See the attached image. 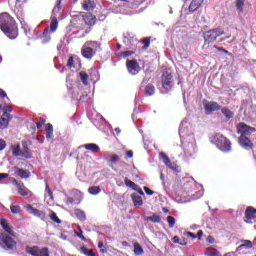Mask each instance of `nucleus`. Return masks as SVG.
I'll list each match as a JSON object with an SVG mask.
<instances>
[{
	"label": "nucleus",
	"instance_id": "1",
	"mask_svg": "<svg viewBox=\"0 0 256 256\" xmlns=\"http://www.w3.org/2000/svg\"><path fill=\"white\" fill-rule=\"evenodd\" d=\"M179 136L184 151L185 161L195 159L197 156V140H195V134L189 131V122L187 119L182 120L180 123Z\"/></svg>",
	"mask_w": 256,
	"mask_h": 256
},
{
	"label": "nucleus",
	"instance_id": "2",
	"mask_svg": "<svg viewBox=\"0 0 256 256\" xmlns=\"http://www.w3.org/2000/svg\"><path fill=\"white\" fill-rule=\"evenodd\" d=\"M0 225L2 229L5 231L0 230V247L5 249L6 251H12L17 247V242L13 240L15 237V232L13 231V226L9 223V220L5 218L0 219Z\"/></svg>",
	"mask_w": 256,
	"mask_h": 256
},
{
	"label": "nucleus",
	"instance_id": "3",
	"mask_svg": "<svg viewBox=\"0 0 256 256\" xmlns=\"http://www.w3.org/2000/svg\"><path fill=\"white\" fill-rule=\"evenodd\" d=\"M0 29L9 39H17V25L13 17L7 12L0 14Z\"/></svg>",
	"mask_w": 256,
	"mask_h": 256
},
{
	"label": "nucleus",
	"instance_id": "4",
	"mask_svg": "<svg viewBox=\"0 0 256 256\" xmlns=\"http://www.w3.org/2000/svg\"><path fill=\"white\" fill-rule=\"evenodd\" d=\"M182 189L188 197H191L194 201L203 197V190L197 188V184L193 178L184 179Z\"/></svg>",
	"mask_w": 256,
	"mask_h": 256
},
{
	"label": "nucleus",
	"instance_id": "5",
	"mask_svg": "<svg viewBox=\"0 0 256 256\" xmlns=\"http://www.w3.org/2000/svg\"><path fill=\"white\" fill-rule=\"evenodd\" d=\"M211 141L213 145L219 149V151H222V153H231V140H229L223 134L216 133L212 137Z\"/></svg>",
	"mask_w": 256,
	"mask_h": 256
},
{
	"label": "nucleus",
	"instance_id": "6",
	"mask_svg": "<svg viewBox=\"0 0 256 256\" xmlns=\"http://www.w3.org/2000/svg\"><path fill=\"white\" fill-rule=\"evenodd\" d=\"M0 111H4L0 117V129H7L9 123H11V120L13 119L11 114H9L13 109L7 104H0Z\"/></svg>",
	"mask_w": 256,
	"mask_h": 256
},
{
	"label": "nucleus",
	"instance_id": "7",
	"mask_svg": "<svg viewBox=\"0 0 256 256\" xmlns=\"http://www.w3.org/2000/svg\"><path fill=\"white\" fill-rule=\"evenodd\" d=\"M225 35V31L222 28H214L204 32V41L206 44L215 43L218 37Z\"/></svg>",
	"mask_w": 256,
	"mask_h": 256
},
{
	"label": "nucleus",
	"instance_id": "8",
	"mask_svg": "<svg viewBox=\"0 0 256 256\" xmlns=\"http://www.w3.org/2000/svg\"><path fill=\"white\" fill-rule=\"evenodd\" d=\"M173 89V75L169 71L162 73V89L161 93H169Z\"/></svg>",
	"mask_w": 256,
	"mask_h": 256
},
{
	"label": "nucleus",
	"instance_id": "9",
	"mask_svg": "<svg viewBox=\"0 0 256 256\" xmlns=\"http://www.w3.org/2000/svg\"><path fill=\"white\" fill-rule=\"evenodd\" d=\"M159 157H160V159H162L164 165H166V167H168V169H171L175 173H181V167H179V165H177V163L171 162V159L168 158L167 154H165L164 152H160Z\"/></svg>",
	"mask_w": 256,
	"mask_h": 256
},
{
	"label": "nucleus",
	"instance_id": "10",
	"mask_svg": "<svg viewBox=\"0 0 256 256\" xmlns=\"http://www.w3.org/2000/svg\"><path fill=\"white\" fill-rule=\"evenodd\" d=\"M256 129L241 122L237 125V133H239L240 135H245L247 137V135H251V133H255Z\"/></svg>",
	"mask_w": 256,
	"mask_h": 256
},
{
	"label": "nucleus",
	"instance_id": "11",
	"mask_svg": "<svg viewBox=\"0 0 256 256\" xmlns=\"http://www.w3.org/2000/svg\"><path fill=\"white\" fill-rule=\"evenodd\" d=\"M126 66L130 75H137L141 71V66H139L137 60H127Z\"/></svg>",
	"mask_w": 256,
	"mask_h": 256
},
{
	"label": "nucleus",
	"instance_id": "12",
	"mask_svg": "<svg viewBox=\"0 0 256 256\" xmlns=\"http://www.w3.org/2000/svg\"><path fill=\"white\" fill-rule=\"evenodd\" d=\"M238 143L240 147L246 151H251V149H253V142H251V140L246 135H240Z\"/></svg>",
	"mask_w": 256,
	"mask_h": 256
},
{
	"label": "nucleus",
	"instance_id": "13",
	"mask_svg": "<svg viewBox=\"0 0 256 256\" xmlns=\"http://www.w3.org/2000/svg\"><path fill=\"white\" fill-rule=\"evenodd\" d=\"M219 109H221V105H219V103L217 102H204V111L206 112L207 115H209V113H213L214 111H219Z\"/></svg>",
	"mask_w": 256,
	"mask_h": 256
},
{
	"label": "nucleus",
	"instance_id": "14",
	"mask_svg": "<svg viewBox=\"0 0 256 256\" xmlns=\"http://www.w3.org/2000/svg\"><path fill=\"white\" fill-rule=\"evenodd\" d=\"M124 45L129 47V49H133L135 45L137 44V38H135V35L132 33H126L124 34V40H123Z\"/></svg>",
	"mask_w": 256,
	"mask_h": 256
},
{
	"label": "nucleus",
	"instance_id": "15",
	"mask_svg": "<svg viewBox=\"0 0 256 256\" xmlns=\"http://www.w3.org/2000/svg\"><path fill=\"white\" fill-rule=\"evenodd\" d=\"M246 223H256V209L249 206L245 211Z\"/></svg>",
	"mask_w": 256,
	"mask_h": 256
},
{
	"label": "nucleus",
	"instance_id": "16",
	"mask_svg": "<svg viewBox=\"0 0 256 256\" xmlns=\"http://www.w3.org/2000/svg\"><path fill=\"white\" fill-rule=\"evenodd\" d=\"M14 173L20 177V179H29L31 177V172H29V170L21 169L17 166L14 167Z\"/></svg>",
	"mask_w": 256,
	"mask_h": 256
},
{
	"label": "nucleus",
	"instance_id": "17",
	"mask_svg": "<svg viewBox=\"0 0 256 256\" xmlns=\"http://www.w3.org/2000/svg\"><path fill=\"white\" fill-rule=\"evenodd\" d=\"M82 56L85 59H93V57L95 56V50H93L91 46H87V44H85L82 48Z\"/></svg>",
	"mask_w": 256,
	"mask_h": 256
},
{
	"label": "nucleus",
	"instance_id": "18",
	"mask_svg": "<svg viewBox=\"0 0 256 256\" xmlns=\"http://www.w3.org/2000/svg\"><path fill=\"white\" fill-rule=\"evenodd\" d=\"M78 149H87V151H91L92 153H99V151H101V148L99 147V145L95 143H88V144L81 145L78 147Z\"/></svg>",
	"mask_w": 256,
	"mask_h": 256
},
{
	"label": "nucleus",
	"instance_id": "19",
	"mask_svg": "<svg viewBox=\"0 0 256 256\" xmlns=\"http://www.w3.org/2000/svg\"><path fill=\"white\" fill-rule=\"evenodd\" d=\"M26 211L30 213L31 215H34V217H39L40 219H43L45 217V214L36 208H33L30 204L26 205Z\"/></svg>",
	"mask_w": 256,
	"mask_h": 256
},
{
	"label": "nucleus",
	"instance_id": "20",
	"mask_svg": "<svg viewBox=\"0 0 256 256\" xmlns=\"http://www.w3.org/2000/svg\"><path fill=\"white\" fill-rule=\"evenodd\" d=\"M201 3H203V0H192L188 8L190 13H195L201 7Z\"/></svg>",
	"mask_w": 256,
	"mask_h": 256
},
{
	"label": "nucleus",
	"instance_id": "21",
	"mask_svg": "<svg viewBox=\"0 0 256 256\" xmlns=\"http://www.w3.org/2000/svg\"><path fill=\"white\" fill-rule=\"evenodd\" d=\"M134 207H141L143 205V198L137 193L131 195Z\"/></svg>",
	"mask_w": 256,
	"mask_h": 256
},
{
	"label": "nucleus",
	"instance_id": "22",
	"mask_svg": "<svg viewBox=\"0 0 256 256\" xmlns=\"http://www.w3.org/2000/svg\"><path fill=\"white\" fill-rule=\"evenodd\" d=\"M82 9L84 11H93L95 9V1L93 0H85Z\"/></svg>",
	"mask_w": 256,
	"mask_h": 256
},
{
	"label": "nucleus",
	"instance_id": "23",
	"mask_svg": "<svg viewBox=\"0 0 256 256\" xmlns=\"http://www.w3.org/2000/svg\"><path fill=\"white\" fill-rule=\"evenodd\" d=\"M79 198L75 200V198L68 197L66 200V205H79L81 201H83V194L81 192H78Z\"/></svg>",
	"mask_w": 256,
	"mask_h": 256
},
{
	"label": "nucleus",
	"instance_id": "24",
	"mask_svg": "<svg viewBox=\"0 0 256 256\" xmlns=\"http://www.w3.org/2000/svg\"><path fill=\"white\" fill-rule=\"evenodd\" d=\"M144 93L146 97H152V95H155V86L153 84H148L144 88Z\"/></svg>",
	"mask_w": 256,
	"mask_h": 256
},
{
	"label": "nucleus",
	"instance_id": "25",
	"mask_svg": "<svg viewBox=\"0 0 256 256\" xmlns=\"http://www.w3.org/2000/svg\"><path fill=\"white\" fill-rule=\"evenodd\" d=\"M41 250H39V248L37 246H33V247H26V253L28 255H32V256H39Z\"/></svg>",
	"mask_w": 256,
	"mask_h": 256
},
{
	"label": "nucleus",
	"instance_id": "26",
	"mask_svg": "<svg viewBox=\"0 0 256 256\" xmlns=\"http://www.w3.org/2000/svg\"><path fill=\"white\" fill-rule=\"evenodd\" d=\"M74 214L79 219V221H87V216L85 215V212L79 208L74 210Z\"/></svg>",
	"mask_w": 256,
	"mask_h": 256
},
{
	"label": "nucleus",
	"instance_id": "27",
	"mask_svg": "<svg viewBox=\"0 0 256 256\" xmlns=\"http://www.w3.org/2000/svg\"><path fill=\"white\" fill-rule=\"evenodd\" d=\"M221 113L224 115V117L227 119V121H229V119H233L234 117V113L233 111H231L229 108L224 107L221 109Z\"/></svg>",
	"mask_w": 256,
	"mask_h": 256
},
{
	"label": "nucleus",
	"instance_id": "28",
	"mask_svg": "<svg viewBox=\"0 0 256 256\" xmlns=\"http://www.w3.org/2000/svg\"><path fill=\"white\" fill-rule=\"evenodd\" d=\"M79 79L83 83V85H89V75L85 71L79 72Z\"/></svg>",
	"mask_w": 256,
	"mask_h": 256
},
{
	"label": "nucleus",
	"instance_id": "29",
	"mask_svg": "<svg viewBox=\"0 0 256 256\" xmlns=\"http://www.w3.org/2000/svg\"><path fill=\"white\" fill-rule=\"evenodd\" d=\"M11 149H12V155H13V157H21V153H22V151H21V145H19V144H14V145H12Z\"/></svg>",
	"mask_w": 256,
	"mask_h": 256
},
{
	"label": "nucleus",
	"instance_id": "30",
	"mask_svg": "<svg viewBox=\"0 0 256 256\" xmlns=\"http://www.w3.org/2000/svg\"><path fill=\"white\" fill-rule=\"evenodd\" d=\"M18 193H19V195H22V197H27V195H29V193H31V191H29V189H27V187H25V185L20 184L18 187Z\"/></svg>",
	"mask_w": 256,
	"mask_h": 256
},
{
	"label": "nucleus",
	"instance_id": "31",
	"mask_svg": "<svg viewBox=\"0 0 256 256\" xmlns=\"http://www.w3.org/2000/svg\"><path fill=\"white\" fill-rule=\"evenodd\" d=\"M46 139L48 141L53 139V125L50 123L46 125Z\"/></svg>",
	"mask_w": 256,
	"mask_h": 256
},
{
	"label": "nucleus",
	"instance_id": "32",
	"mask_svg": "<svg viewBox=\"0 0 256 256\" xmlns=\"http://www.w3.org/2000/svg\"><path fill=\"white\" fill-rule=\"evenodd\" d=\"M41 41L44 44L49 43L51 41V36H49V28L44 29L43 35L41 37Z\"/></svg>",
	"mask_w": 256,
	"mask_h": 256
},
{
	"label": "nucleus",
	"instance_id": "33",
	"mask_svg": "<svg viewBox=\"0 0 256 256\" xmlns=\"http://www.w3.org/2000/svg\"><path fill=\"white\" fill-rule=\"evenodd\" d=\"M58 25H59V21H57V17L52 16V21H51V24H50L51 33H55L57 31Z\"/></svg>",
	"mask_w": 256,
	"mask_h": 256
},
{
	"label": "nucleus",
	"instance_id": "34",
	"mask_svg": "<svg viewBox=\"0 0 256 256\" xmlns=\"http://www.w3.org/2000/svg\"><path fill=\"white\" fill-rule=\"evenodd\" d=\"M20 157H24L25 159H31V150L27 146H23V150Z\"/></svg>",
	"mask_w": 256,
	"mask_h": 256
},
{
	"label": "nucleus",
	"instance_id": "35",
	"mask_svg": "<svg viewBox=\"0 0 256 256\" xmlns=\"http://www.w3.org/2000/svg\"><path fill=\"white\" fill-rule=\"evenodd\" d=\"M143 247L138 242L134 243V255H143Z\"/></svg>",
	"mask_w": 256,
	"mask_h": 256
},
{
	"label": "nucleus",
	"instance_id": "36",
	"mask_svg": "<svg viewBox=\"0 0 256 256\" xmlns=\"http://www.w3.org/2000/svg\"><path fill=\"white\" fill-rule=\"evenodd\" d=\"M95 16L88 14L86 16H84V21L86 23V25H94L95 24Z\"/></svg>",
	"mask_w": 256,
	"mask_h": 256
},
{
	"label": "nucleus",
	"instance_id": "37",
	"mask_svg": "<svg viewBox=\"0 0 256 256\" xmlns=\"http://www.w3.org/2000/svg\"><path fill=\"white\" fill-rule=\"evenodd\" d=\"M90 195H99L101 193V188L99 186H92L88 189Z\"/></svg>",
	"mask_w": 256,
	"mask_h": 256
},
{
	"label": "nucleus",
	"instance_id": "38",
	"mask_svg": "<svg viewBox=\"0 0 256 256\" xmlns=\"http://www.w3.org/2000/svg\"><path fill=\"white\" fill-rule=\"evenodd\" d=\"M242 243V247H244V249H253V242L251 240H241L240 241Z\"/></svg>",
	"mask_w": 256,
	"mask_h": 256
},
{
	"label": "nucleus",
	"instance_id": "39",
	"mask_svg": "<svg viewBox=\"0 0 256 256\" xmlns=\"http://www.w3.org/2000/svg\"><path fill=\"white\" fill-rule=\"evenodd\" d=\"M244 5H245V0H236V9L238 13H243Z\"/></svg>",
	"mask_w": 256,
	"mask_h": 256
},
{
	"label": "nucleus",
	"instance_id": "40",
	"mask_svg": "<svg viewBox=\"0 0 256 256\" xmlns=\"http://www.w3.org/2000/svg\"><path fill=\"white\" fill-rule=\"evenodd\" d=\"M147 221H151L152 223H161V217L157 214H153L152 216L147 217Z\"/></svg>",
	"mask_w": 256,
	"mask_h": 256
},
{
	"label": "nucleus",
	"instance_id": "41",
	"mask_svg": "<svg viewBox=\"0 0 256 256\" xmlns=\"http://www.w3.org/2000/svg\"><path fill=\"white\" fill-rule=\"evenodd\" d=\"M10 210L13 215H19V213H21V206L12 204L10 206Z\"/></svg>",
	"mask_w": 256,
	"mask_h": 256
},
{
	"label": "nucleus",
	"instance_id": "42",
	"mask_svg": "<svg viewBox=\"0 0 256 256\" xmlns=\"http://www.w3.org/2000/svg\"><path fill=\"white\" fill-rule=\"evenodd\" d=\"M131 55H135V50H128L120 53V57H122V59H126V57H131Z\"/></svg>",
	"mask_w": 256,
	"mask_h": 256
},
{
	"label": "nucleus",
	"instance_id": "43",
	"mask_svg": "<svg viewBox=\"0 0 256 256\" xmlns=\"http://www.w3.org/2000/svg\"><path fill=\"white\" fill-rule=\"evenodd\" d=\"M50 219H51V221H54V223H57L58 225H60V223H61V220L57 216V213H55L53 211H51V213H50Z\"/></svg>",
	"mask_w": 256,
	"mask_h": 256
},
{
	"label": "nucleus",
	"instance_id": "44",
	"mask_svg": "<svg viewBox=\"0 0 256 256\" xmlns=\"http://www.w3.org/2000/svg\"><path fill=\"white\" fill-rule=\"evenodd\" d=\"M124 183H125L126 187H130V189L135 190V188L137 187V184H135V182H133L127 178H125Z\"/></svg>",
	"mask_w": 256,
	"mask_h": 256
},
{
	"label": "nucleus",
	"instance_id": "45",
	"mask_svg": "<svg viewBox=\"0 0 256 256\" xmlns=\"http://www.w3.org/2000/svg\"><path fill=\"white\" fill-rule=\"evenodd\" d=\"M59 11H61V0H58L56 7H54V9L52 11L53 17H56L57 13H59Z\"/></svg>",
	"mask_w": 256,
	"mask_h": 256
},
{
	"label": "nucleus",
	"instance_id": "46",
	"mask_svg": "<svg viewBox=\"0 0 256 256\" xmlns=\"http://www.w3.org/2000/svg\"><path fill=\"white\" fill-rule=\"evenodd\" d=\"M167 222H168V225L170 227V229H173V227H175V218L173 216H168L167 217Z\"/></svg>",
	"mask_w": 256,
	"mask_h": 256
},
{
	"label": "nucleus",
	"instance_id": "47",
	"mask_svg": "<svg viewBox=\"0 0 256 256\" xmlns=\"http://www.w3.org/2000/svg\"><path fill=\"white\" fill-rule=\"evenodd\" d=\"M98 248L100 249V253L105 255L107 253V248L105 247V244H103V241L98 242Z\"/></svg>",
	"mask_w": 256,
	"mask_h": 256
},
{
	"label": "nucleus",
	"instance_id": "48",
	"mask_svg": "<svg viewBox=\"0 0 256 256\" xmlns=\"http://www.w3.org/2000/svg\"><path fill=\"white\" fill-rule=\"evenodd\" d=\"M38 256H51L49 254V248L44 247V248L40 249Z\"/></svg>",
	"mask_w": 256,
	"mask_h": 256
},
{
	"label": "nucleus",
	"instance_id": "49",
	"mask_svg": "<svg viewBox=\"0 0 256 256\" xmlns=\"http://www.w3.org/2000/svg\"><path fill=\"white\" fill-rule=\"evenodd\" d=\"M67 67H69V69H73V67H75V59L73 58V56L69 57Z\"/></svg>",
	"mask_w": 256,
	"mask_h": 256
},
{
	"label": "nucleus",
	"instance_id": "50",
	"mask_svg": "<svg viewBox=\"0 0 256 256\" xmlns=\"http://www.w3.org/2000/svg\"><path fill=\"white\" fill-rule=\"evenodd\" d=\"M150 79H151V78L145 77V78L142 80V83H141V85H140V89H143V88L147 87V85H149V84H147V83H149V80H150Z\"/></svg>",
	"mask_w": 256,
	"mask_h": 256
},
{
	"label": "nucleus",
	"instance_id": "51",
	"mask_svg": "<svg viewBox=\"0 0 256 256\" xmlns=\"http://www.w3.org/2000/svg\"><path fill=\"white\" fill-rule=\"evenodd\" d=\"M207 256H219V252H217V250H208L206 252Z\"/></svg>",
	"mask_w": 256,
	"mask_h": 256
},
{
	"label": "nucleus",
	"instance_id": "52",
	"mask_svg": "<svg viewBox=\"0 0 256 256\" xmlns=\"http://www.w3.org/2000/svg\"><path fill=\"white\" fill-rule=\"evenodd\" d=\"M134 191H137L138 195L140 197H143V195H145V192H143V190L141 189V187H139V185H137L135 188H134Z\"/></svg>",
	"mask_w": 256,
	"mask_h": 256
},
{
	"label": "nucleus",
	"instance_id": "53",
	"mask_svg": "<svg viewBox=\"0 0 256 256\" xmlns=\"http://www.w3.org/2000/svg\"><path fill=\"white\" fill-rule=\"evenodd\" d=\"M144 191H145L146 195H149V196L155 195V191L149 189V187H147V186H144Z\"/></svg>",
	"mask_w": 256,
	"mask_h": 256
},
{
	"label": "nucleus",
	"instance_id": "54",
	"mask_svg": "<svg viewBox=\"0 0 256 256\" xmlns=\"http://www.w3.org/2000/svg\"><path fill=\"white\" fill-rule=\"evenodd\" d=\"M7 147L5 140L0 139V151H3Z\"/></svg>",
	"mask_w": 256,
	"mask_h": 256
},
{
	"label": "nucleus",
	"instance_id": "55",
	"mask_svg": "<svg viewBox=\"0 0 256 256\" xmlns=\"http://www.w3.org/2000/svg\"><path fill=\"white\" fill-rule=\"evenodd\" d=\"M88 45V47H99V43L95 42V41H90L88 43H86V46Z\"/></svg>",
	"mask_w": 256,
	"mask_h": 256
},
{
	"label": "nucleus",
	"instance_id": "56",
	"mask_svg": "<svg viewBox=\"0 0 256 256\" xmlns=\"http://www.w3.org/2000/svg\"><path fill=\"white\" fill-rule=\"evenodd\" d=\"M0 97H2V99H7V101H9V97H7V92H5L3 89H0Z\"/></svg>",
	"mask_w": 256,
	"mask_h": 256
},
{
	"label": "nucleus",
	"instance_id": "57",
	"mask_svg": "<svg viewBox=\"0 0 256 256\" xmlns=\"http://www.w3.org/2000/svg\"><path fill=\"white\" fill-rule=\"evenodd\" d=\"M84 255L95 256V252H93V250L84 249Z\"/></svg>",
	"mask_w": 256,
	"mask_h": 256
},
{
	"label": "nucleus",
	"instance_id": "58",
	"mask_svg": "<svg viewBox=\"0 0 256 256\" xmlns=\"http://www.w3.org/2000/svg\"><path fill=\"white\" fill-rule=\"evenodd\" d=\"M160 181H162L163 187H166V184H165V174H163L162 171H160Z\"/></svg>",
	"mask_w": 256,
	"mask_h": 256
},
{
	"label": "nucleus",
	"instance_id": "59",
	"mask_svg": "<svg viewBox=\"0 0 256 256\" xmlns=\"http://www.w3.org/2000/svg\"><path fill=\"white\" fill-rule=\"evenodd\" d=\"M110 161L112 163H117V161H119V156H117V154L112 155V157L110 158Z\"/></svg>",
	"mask_w": 256,
	"mask_h": 256
},
{
	"label": "nucleus",
	"instance_id": "60",
	"mask_svg": "<svg viewBox=\"0 0 256 256\" xmlns=\"http://www.w3.org/2000/svg\"><path fill=\"white\" fill-rule=\"evenodd\" d=\"M11 183L14 184L15 187H17V188H19L20 185H21V184L17 181V179H15V178H12Z\"/></svg>",
	"mask_w": 256,
	"mask_h": 256
},
{
	"label": "nucleus",
	"instance_id": "61",
	"mask_svg": "<svg viewBox=\"0 0 256 256\" xmlns=\"http://www.w3.org/2000/svg\"><path fill=\"white\" fill-rule=\"evenodd\" d=\"M9 177V174L7 173H0V181H3V179H7Z\"/></svg>",
	"mask_w": 256,
	"mask_h": 256
},
{
	"label": "nucleus",
	"instance_id": "62",
	"mask_svg": "<svg viewBox=\"0 0 256 256\" xmlns=\"http://www.w3.org/2000/svg\"><path fill=\"white\" fill-rule=\"evenodd\" d=\"M126 155H127V157H128L129 159H132V157H133V150L127 151V152H126Z\"/></svg>",
	"mask_w": 256,
	"mask_h": 256
},
{
	"label": "nucleus",
	"instance_id": "63",
	"mask_svg": "<svg viewBox=\"0 0 256 256\" xmlns=\"http://www.w3.org/2000/svg\"><path fill=\"white\" fill-rule=\"evenodd\" d=\"M172 241H173V243H181V242H179L180 241V239H179V236H174L173 238H172Z\"/></svg>",
	"mask_w": 256,
	"mask_h": 256
},
{
	"label": "nucleus",
	"instance_id": "64",
	"mask_svg": "<svg viewBox=\"0 0 256 256\" xmlns=\"http://www.w3.org/2000/svg\"><path fill=\"white\" fill-rule=\"evenodd\" d=\"M197 237H198L199 240H201V237H203V231H201V230L198 231L197 232Z\"/></svg>",
	"mask_w": 256,
	"mask_h": 256
}]
</instances>
